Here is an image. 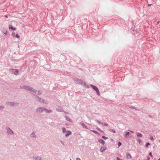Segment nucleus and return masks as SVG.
Returning <instances> with one entry per match:
<instances>
[{
	"mask_svg": "<svg viewBox=\"0 0 160 160\" xmlns=\"http://www.w3.org/2000/svg\"><path fill=\"white\" fill-rule=\"evenodd\" d=\"M135 27H132L131 29V32L135 36H138L139 34V32H138L137 31H135Z\"/></svg>",
	"mask_w": 160,
	"mask_h": 160,
	"instance_id": "f257e3e1",
	"label": "nucleus"
},
{
	"mask_svg": "<svg viewBox=\"0 0 160 160\" xmlns=\"http://www.w3.org/2000/svg\"><path fill=\"white\" fill-rule=\"evenodd\" d=\"M6 104L10 106L17 107L18 106V103L12 102H6Z\"/></svg>",
	"mask_w": 160,
	"mask_h": 160,
	"instance_id": "f03ea898",
	"label": "nucleus"
},
{
	"mask_svg": "<svg viewBox=\"0 0 160 160\" xmlns=\"http://www.w3.org/2000/svg\"><path fill=\"white\" fill-rule=\"evenodd\" d=\"M9 71H10L13 74L16 75H17L19 74V71L18 69H13L12 68L9 69Z\"/></svg>",
	"mask_w": 160,
	"mask_h": 160,
	"instance_id": "7ed1b4c3",
	"label": "nucleus"
},
{
	"mask_svg": "<svg viewBox=\"0 0 160 160\" xmlns=\"http://www.w3.org/2000/svg\"><path fill=\"white\" fill-rule=\"evenodd\" d=\"M90 85L96 91L97 94L98 96H99L100 95V93L98 88L96 86L90 84Z\"/></svg>",
	"mask_w": 160,
	"mask_h": 160,
	"instance_id": "20e7f679",
	"label": "nucleus"
},
{
	"mask_svg": "<svg viewBox=\"0 0 160 160\" xmlns=\"http://www.w3.org/2000/svg\"><path fill=\"white\" fill-rule=\"evenodd\" d=\"M45 108L42 107H39L37 108L36 111L37 112L39 113H41L43 111H44Z\"/></svg>",
	"mask_w": 160,
	"mask_h": 160,
	"instance_id": "39448f33",
	"label": "nucleus"
},
{
	"mask_svg": "<svg viewBox=\"0 0 160 160\" xmlns=\"http://www.w3.org/2000/svg\"><path fill=\"white\" fill-rule=\"evenodd\" d=\"M6 130L7 133L9 135H12L14 134L13 131L9 127L7 128Z\"/></svg>",
	"mask_w": 160,
	"mask_h": 160,
	"instance_id": "423d86ee",
	"label": "nucleus"
},
{
	"mask_svg": "<svg viewBox=\"0 0 160 160\" xmlns=\"http://www.w3.org/2000/svg\"><path fill=\"white\" fill-rule=\"evenodd\" d=\"M73 81L77 84H80L82 82V80L79 79L77 78H74L73 79Z\"/></svg>",
	"mask_w": 160,
	"mask_h": 160,
	"instance_id": "0eeeda50",
	"label": "nucleus"
},
{
	"mask_svg": "<svg viewBox=\"0 0 160 160\" xmlns=\"http://www.w3.org/2000/svg\"><path fill=\"white\" fill-rule=\"evenodd\" d=\"M80 84H81L82 86L85 88H89L88 85L84 81H82V82H81V83H80Z\"/></svg>",
	"mask_w": 160,
	"mask_h": 160,
	"instance_id": "6e6552de",
	"label": "nucleus"
},
{
	"mask_svg": "<svg viewBox=\"0 0 160 160\" xmlns=\"http://www.w3.org/2000/svg\"><path fill=\"white\" fill-rule=\"evenodd\" d=\"M27 90L30 92H34L35 89L29 86H28Z\"/></svg>",
	"mask_w": 160,
	"mask_h": 160,
	"instance_id": "1a4fd4ad",
	"label": "nucleus"
},
{
	"mask_svg": "<svg viewBox=\"0 0 160 160\" xmlns=\"http://www.w3.org/2000/svg\"><path fill=\"white\" fill-rule=\"evenodd\" d=\"M96 121L98 124H101V125H102L103 126H108V124L107 123H103L102 122H100V121L98 120H96Z\"/></svg>",
	"mask_w": 160,
	"mask_h": 160,
	"instance_id": "9d476101",
	"label": "nucleus"
},
{
	"mask_svg": "<svg viewBox=\"0 0 160 160\" xmlns=\"http://www.w3.org/2000/svg\"><path fill=\"white\" fill-rule=\"evenodd\" d=\"M34 95L35 96V98L37 99L38 101L41 102L42 101L43 99L42 98L35 94H34Z\"/></svg>",
	"mask_w": 160,
	"mask_h": 160,
	"instance_id": "9b49d317",
	"label": "nucleus"
},
{
	"mask_svg": "<svg viewBox=\"0 0 160 160\" xmlns=\"http://www.w3.org/2000/svg\"><path fill=\"white\" fill-rule=\"evenodd\" d=\"M34 93L38 95H40L41 94H42V91L40 90L37 91L36 90H35V92H34Z\"/></svg>",
	"mask_w": 160,
	"mask_h": 160,
	"instance_id": "f8f14e48",
	"label": "nucleus"
},
{
	"mask_svg": "<svg viewBox=\"0 0 160 160\" xmlns=\"http://www.w3.org/2000/svg\"><path fill=\"white\" fill-rule=\"evenodd\" d=\"M35 132L33 131L30 134V136L32 138H36L37 136L35 134Z\"/></svg>",
	"mask_w": 160,
	"mask_h": 160,
	"instance_id": "ddd939ff",
	"label": "nucleus"
},
{
	"mask_svg": "<svg viewBox=\"0 0 160 160\" xmlns=\"http://www.w3.org/2000/svg\"><path fill=\"white\" fill-rule=\"evenodd\" d=\"M56 110L57 111L60 112H62L63 111V109L60 107H58V108H56Z\"/></svg>",
	"mask_w": 160,
	"mask_h": 160,
	"instance_id": "4468645a",
	"label": "nucleus"
},
{
	"mask_svg": "<svg viewBox=\"0 0 160 160\" xmlns=\"http://www.w3.org/2000/svg\"><path fill=\"white\" fill-rule=\"evenodd\" d=\"M28 86H20V88L22 89H24L25 90H27L28 88Z\"/></svg>",
	"mask_w": 160,
	"mask_h": 160,
	"instance_id": "2eb2a0df",
	"label": "nucleus"
},
{
	"mask_svg": "<svg viewBox=\"0 0 160 160\" xmlns=\"http://www.w3.org/2000/svg\"><path fill=\"white\" fill-rule=\"evenodd\" d=\"M107 149V148L106 147H102V148L100 149V151L101 152H103L105 150H106Z\"/></svg>",
	"mask_w": 160,
	"mask_h": 160,
	"instance_id": "dca6fc26",
	"label": "nucleus"
},
{
	"mask_svg": "<svg viewBox=\"0 0 160 160\" xmlns=\"http://www.w3.org/2000/svg\"><path fill=\"white\" fill-rule=\"evenodd\" d=\"M9 29H12L13 31H15L16 29L15 28L13 27L11 25H9Z\"/></svg>",
	"mask_w": 160,
	"mask_h": 160,
	"instance_id": "f3484780",
	"label": "nucleus"
},
{
	"mask_svg": "<svg viewBox=\"0 0 160 160\" xmlns=\"http://www.w3.org/2000/svg\"><path fill=\"white\" fill-rule=\"evenodd\" d=\"M125 136L126 138H131V136H129V134H130V132H125Z\"/></svg>",
	"mask_w": 160,
	"mask_h": 160,
	"instance_id": "a211bd4d",
	"label": "nucleus"
},
{
	"mask_svg": "<svg viewBox=\"0 0 160 160\" xmlns=\"http://www.w3.org/2000/svg\"><path fill=\"white\" fill-rule=\"evenodd\" d=\"M66 132H67V133L65 134V136L67 137H68L69 135L71 134H72V132L70 131H67Z\"/></svg>",
	"mask_w": 160,
	"mask_h": 160,
	"instance_id": "6ab92c4d",
	"label": "nucleus"
},
{
	"mask_svg": "<svg viewBox=\"0 0 160 160\" xmlns=\"http://www.w3.org/2000/svg\"><path fill=\"white\" fill-rule=\"evenodd\" d=\"M98 141L100 143H102L103 145L105 143V142L104 141V140L101 139H99L98 140Z\"/></svg>",
	"mask_w": 160,
	"mask_h": 160,
	"instance_id": "aec40b11",
	"label": "nucleus"
},
{
	"mask_svg": "<svg viewBox=\"0 0 160 160\" xmlns=\"http://www.w3.org/2000/svg\"><path fill=\"white\" fill-rule=\"evenodd\" d=\"M80 124L84 128L86 129H88V127L85 125V124L82 122H80Z\"/></svg>",
	"mask_w": 160,
	"mask_h": 160,
	"instance_id": "412c9836",
	"label": "nucleus"
},
{
	"mask_svg": "<svg viewBox=\"0 0 160 160\" xmlns=\"http://www.w3.org/2000/svg\"><path fill=\"white\" fill-rule=\"evenodd\" d=\"M126 155V157L127 159H130L131 158V156L129 153H127Z\"/></svg>",
	"mask_w": 160,
	"mask_h": 160,
	"instance_id": "4be33fe9",
	"label": "nucleus"
},
{
	"mask_svg": "<svg viewBox=\"0 0 160 160\" xmlns=\"http://www.w3.org/2000/svg\"><path fill=\"white\" fill-rule=\"evenodd\" d=\"M34 159L36 160H42V158L40 157H34Z\"/></svg>",
	"mask_w": 160,
	"mask_h": 160,
	"instance_id": "5701e85b",
	"label": "nucleus"
},
{
	"mask_svg": "<svg viewBox=\"0 0 160 160\" xmlns=\"http://www.w3.org/2000/svg\"><path fill=\"white\" fill-rule=\"evenodd\" d=\"M41 102L43 104H48V102L44 100L43 99H42V101Z\"/></svg>",
	"mask_w": 160,
	"mask_h": 160,
	"instance_id": "b1692460",
	"label": "nucleus"
},
{
	"mask_svg": "<svg viewBox=\"0 0 160 160\" xmlns=\"http://www.w3.org/2000/svg\"><path fill=\"white\" fill-rule=\"evenodd\" d=\"M44 111L47 113H49L52 112V111L51 110H47L45 108Z\"/></svg>",
	"mask_w": 160,
	"mask_h": 160,
	"instance_id": "393cba45",
	"label": "nucleus"
},
{
	"mask_svg": "<svg viewBox=\"0 0 160 160\" xmlns=\"http://www.w3.org/2000/svg\"><path fill=\"white\" fill-rule=\"evenodd\" d=\"M65 118H66V119L67 121H69V122H72V120L69 118L67 116H65Z\"/></svg>",
	"mask_w": 160,
	"mask_h": 160,
	"instance_id": "a878e982",
	"label": "nucleus"
},
{
	"mask_svg": "<svg viewBox=\"0 0 160 160\" xmlns=\"http://www.w3.org/2000/svg\"><path fill=\"white\" fill-rule=\"evenodd\" d=\"M62 131L63 133H64L67 132L66 128L64 127H63L62 128Z\"/></svg>",
	"mask_w": 160,
	"mask_h": 160,
	"instance_id": "bb28decb",
	"label": "nucleus"
},
{
	"mask_svg": "<svg viewBox=\"0 0 160 160\" xmlns=\"http://www.w3.org/2000/svg\"><path fill=\"white\" fill-rule=\"evenodd\" d=\"M91 131L92 132H94V133H96V134H98V132H97V131H96V130H91Z\"/></svg>",
	"mask_w": 160,
	"mask_h": 160,
	"instance_id": "cd10ccee",
	"label": "nucleus"
},
{
	"mask_svg": "<svg viewBox=\"0 0 160 160\" xmlns=\"http://www.w3.org/2000/svg\"><path fill=\"white\" fill-rule=\"evenodd\" d=\"M97 129L98 130V131H100V132H103V131L100 128H97Z\"/></svg>",
	"mask_w": 160,
	"mask_h": 160,
	"instance_id": "c85d7f7f",
	"label": "nucleus"
},
{
	"mask_svg": "<svg viewBox=\"0 0 160 160\" xmlns=\"http://www.w3.org/2000/svg\"><path fill=\"white\" fill-rule=\"evenodd\" d=\"M4 108V107L3 106H0V110H2Z\"/></svg>",
	"mask_w": 160,
	"mask_h": 160,
	"instance_id": "c756f323",
	"label": "nucleus"
},
{
	"mask_svg": "<svg viewBox=\"0 0 160 160\" xmlns=\"http://www.w3.org/2000/svg\"><path fill=\"white\" fill-rule=\"evenodd\" d=\"M109 131L113 133H115L116 131L114 129H110Z\"/></svg>",
	"mask_w": 160,
	"mask_h": 160,
	"instance_id": "7c9ffc66",
	"label": "nucleus"
},
{
	"mask_svg": "<svg viewBox=\"0 0 160 160\" xmlns=\"http://www.w3.org/2000/svg\"><path fill=\"white\" fill-rule=\"evenodd\" d=\"M102 138L105 140H106L107 139H108V138L107 137H106L105 136H102Z\"/></svg>",
	"mask_w": 160,
	"mask_h": 160,
	"instance_id": "2f4dec72",
	"label": "nucleus"
},
{
	"mask_svg": "<svg viewBox=\"0 0 160 160\" xmlns=\"http://www.w3.org/2000/svg\"><path fill=\"white\" fill-rule=\"evenodd\" d=\"M3 32L4 33V34H5V35H7V31L6 30H5Z\"/></svg>",
	"mask_w": 160,
	"mask_h": 160,
	"instance_id": "473e14b6",
	"label": "nucleus"
},
{
	"mask_svg": "<svg viewBox=\"0 0 160 160\" xmlns=\"http://www.w3.org/2000/svg\"><path fill=\"white\" fill-rule=\"evenodd\" d=\"M12 35L13 37H15V33L14 32H12Z\"/></svg>",
	"mask_w": 160,
	"mask_h": 160,
	"instance_id": "72a5a7b5",
	"label": "nucleus"
},
{
	"mask_svg": "<svg viewBox=\"0 0 160 160\" xmlns=\"http://www.w3.org/2000/svg\"><path fill=\"white\" fill-rule=\"evenodd\" d=\"M118 147H120L121 145H122V143L121 142H119L118 143Z\"/></svg>",
	"mask_w": 160,
	"mask_h": 160,
	"instance_id": "f704fd0d",
	"label": "nucleus"
},
{
	"mask_svg": "<svg viewBox=\"0 0 160 160\" xmlns=\"http://www.w3.org/2000/svg\"><path fill=\"white\" fill-rule=\"evenodd\" d=\"M129 108H130V109H135V108L134 107H133V106H130V107H129Z\"/></svg>",
	"mask_w": 160,
	"mask_h": 160,
	"instance_id": "c9c22d12",
	"label": "nucleus"
},
{
	"mask_svg": "<svg viewBox=\"0 0 160 160\" xmlns=\"http://www.w3.org/2000/svg\"><path fill=\"white\" fill-rule=\"evenodd\" d=\"M15 37L17 38H20V37L19 36V35L17 34L15 36Z\"/></svg>",
	"mask_w": 160,
	"mask_h": 160,
	"instance_id": "e433bc0d",
	"label": "nucleus"
},
{
	"mask_svg": "<svg viewBox=\"0 0 160 160\" xmlns=\"http://www.w3.org/2000/svg\"><path fill=\"white\" fill-rule=\"evenodd\" d=\"M149 145H150V143L149 142H148L146 143V146L147 147H148V146Z\"/></svg>",
	"mask_w": 160,
	"mask_h": 160,
	"instance_id": "4c0bfd02",
	"label": "nucleus"
},
{
	"mask_svg": "<svg viewBox=\"0 0 160 160\" xmlns=\"http://www.w3.org/2000/svg\"><path fill=\"white\" fill-rule=\"evenodd\" d=\"M137 136L138 137L140 136V133H139V132L138 133Z\"/></svg>",
	"mask_w": 160,
	"mask_h": 160,
	"instance_id": "58836bf2",
	"label": "nucleus"
},
{
	"mask_svg": "<svg viewBox=\"0 0 160 160\" xmlns=\"http://www.w3.org/2000/svg\"><path fill=\"white\" fill-rule=\"evenodd\" d=\"M76 160H81L79 158H76Z\"/></svg>",
	"mask_w": 160,
	"mask_h": 160,
	"instance_id": "ea45409f",
	"label": "nucleus"
},
{
	"mask_svg": "<svg viewBox=\"0 0 160 160\" xmlns=\"http://www.w3.org/2000/svg\"><path fill=\"white\" fill-rule=\"evenodd\" d=\"M150 138L152 140H153V138L152 137H151Z\"/></svg>",
	"mask_w": 160,
	"mask_h": 160,
	"instance_id": "a19ab883",
	"label": "nucleus"
},
{
	"mask_svg": "<svg viewBox=\"0 0 160 160\" xmlns=\"http://www.w3.org/2000/svg\"><path fill=\"white\" fill-rule=\"evenodd\" d=\"M117 160H121V159L118 157H117Z\"/></svg>",
	"mask_w": 160,
	"mask_h": 160,
	"instance_id": "79ce46f5",
	"label": "nucleus"
},
{
	"mask_svg": "<svg viewBox=\"0 0 160 160\" xmlns=\"http://www.w3.org/2000/svg\"><path fill=\"white\" fill-rule=\"evenodd\" d=\"M62 112H64L65 113H66V114H69V113H67L64 110H63V111Z\"/></svg>",
	"mask_w": 160,
	"mask_h": 160,
	"instance_id": "37998d69",
	"label": "nucleus"
},
{
	"mask_svg": "<svg viewBox=\"0 0 160 160\" xmlns=\"http://www.w3.org/2000/svg\"><path fill=\"white\" fill-rule=\"evenodd\" d=\"M138 142H139V143H140V139H138Z\"/></svg>",
	"mask_w": 160,
	"mask_h": 160,
	"instance_id": "c03bdc74",
	"label": "nucleus"
},
{
	"mask_svg": "<svg viewBox=\"0 0 160 160\" xmlns=\"http://www.w3.org/2000/svg\"><path fill=\"white\" fill-rule=\"evenodd\" d=\"M61 142L62 144H63V145H64V142L62 141H61Z\"/></svg>",
	"mask_w": 160,
	"mask_h": 160,
	"instance_id": "a18cd8bd",
	"label": "nucleus"
},
{
	"mask_svg": "<svg viewBox=\"0 0 160 160\" xmlns=\"http://www.w3.org/2000/svg\"><path fill=\"white\" fill-rule=\"evenodd\" d=\"M5 17H6V18H8V16L7 15H5Z\"/></svg>",
	"mask_w": 160,
	"mask_h": 160,
	"instance_id": "49530a36",
	"label": "nucleus"
},
{
	"mask_svg": "<svg viewBox=\"0 0 160 160\" xmlns=\"http://www.w3.org/2000/svg\"><path fill=\"white\" fill-rule=\"evenodd\" d=\"M149 155H150V156H151V157H152V153H151V152H150V153H149Z\"/></svg>",
	"mask_w": 160,
	"mask_h": 160,
	"instance_id": "de8ad7c7",
	"label": "nucleus"
},
{
	"mask_svg": "<svg viewBox=\"0 0 160 160\" xmlns=\"http://www.w3.org/2000/svg\"><path fill=\"white\" fill-rule=\"evenodd\" d=\"M159 21H158L157 22V24H158L159 23Z\"/></svg>",
	"mask_w": 160,
	"mask_h": 160,
	"instance_id": "09e8293b",
	"label": "nucleus"
},
{
	"mask_svg": "<svg viewBox=\"0 0 160 160\" xmlns=\"http://www.w3.org/2000/svg\"><path fill=\"white\" fill-rule=\"evenodd\" d=\"M131 132H132V131H131Z\"/></svg>",
	"mask_w": 160,
	"mask_h": 160,
	"instance_id": "8fccbe9b",
	"label": "nucleus"
},
{
	"mask_svg": "<svg viewBox=\"0 0 160 160\" xmlns=\"http://www.w3.org/2000/svg\"><path fill=\"white\" fill-rule=\"evenodd\" d=\"M158 160H160V158H159V159H158Z\"/></svg>",
	"mask_w": 160,
	"mask_h": 160,
	"instance_id": "3c124183",
	"label": "nucleus"
},
{
	"mask_svg": "<svg viewBox=\"0 0 160 160\" xmlns=\"http://www.w3.org/2000/svg\"><path fill=\"white\" fill-rule=\"evenodd\" d=\"M140 137H141L142 136H141H141H140Z\"/></svg>",
	"mask_w": 160,
	"mask_h": 160,
	"instance_id": "603ef678",
	"label": "nucleus"
},
{
	"mask_svg": "<svg viewBox=\"0 0 160 160\" xmlns=\"http://www.w3.org/2000/svg\"><path fill=\"white\" fill-rule=\"evenodd\" d=\"M70 160H72L71 159H70Z\"/></svg>",
	"mask_w": 160,
	"mask_h": 160,
	"instance_id": "864d4df0",
	"label": "nucleus"
}]
</instances>
